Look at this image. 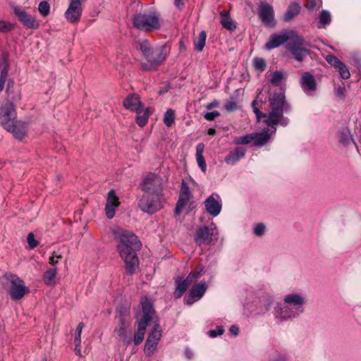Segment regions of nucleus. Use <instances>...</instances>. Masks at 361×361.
Returning a JSON list of instances; mask_svg holds the SVG:
<instances>
[{
  "mask_svg": "<svg viewBox=\"0 0 361 361\" xmlns=\"http://www.w3.org/2000/svg\"><path fill=\"white\" fill-rule=\"evenodd\" d=\"M114 234L117 241L116 249L125 262L126 272L133 275L139 266L137 251L140 249L141 243L135 233L121 228L114 230Z\"/></svg>",
  "mask_w": 361,
  "mask_h": 361,
  "instance_id": "f257e3e1",
  "label": "nucleus"
},
{
  "mask_svg": "<svg viewBox=\"0 0 361 361\" xmlns=\"http://www.w3.org/2000/svg\"><path fill=\"white\" fill-rule=\"evenodd\" d=\"M138 49L141 51L146 62L140 63V70L142 71H155L157 68L166 60L167 56L165 45L154 49L147 39L137 42Z\"/></svg>",
  "mask_w": 361,
  "mask_h": 361,
  "instance_id": "f03ea898",
  "label": "nucleus"
},
{
  "mask_svg": "<svg viewBox=\"0 0 361 361\" xmlns=\"http://www.w3.org/2000/svg\"><path fill=\"white\" fill-rule=\"evenodd\" d=\"M0 119L3 128L11 133L16 138L22 140L24 137L25 128L16 120V111L13 103H6L0 108Z\"/></svg>",
  "mask_w": 361,
  "mask_h": 361,
  "instance_id": "7ed1b4c3",
  "label": "nucleus"
},
{
  "mask_svg": "<svg viewBox=\"0 0 361 361\" xmlns=\"http://www.w3.org/2000/svg\"><path fill=\"white\" fill-rule=\"evenodd\" d=\"M133 25L137 30L144 32H153L161 27L159 13L155 11L141 13L136 12L132 19Z\"/></svg>",
  "mask_w": 361,
  "mask_h": 361,
  "instance_id": "20e7f679",
  "label": "nucleus"
},
{
  "mask_svg": "<svg viewBox=\"0 0 361 361\" xmlns=\"http://www.w3.org/2000/svg\"><path fill=\"white\" fill-rule=\"evenodd\" d=\"M141 307L142 315L137 322V331L133 338V342L135 345H138L142 342L146 329L156 314L152 303L147 298L142 299Z\"/></svg>",
  "mask_w": 361,
  "mask_h": 361,
  "instance_id": "39448f33",
  "label": "nucleus"
},
{
  "mask_svg": "<svg viewBox=\"0 0 361 361\" xmlns=\"http://www.w3.org/2000/svg\"><path fill=\"white\" fill-rule=\"evenodd\" d=\"M269 107L271 111L268 116L272 118L276 117L277 114L289 113L292 111L291 105L286 101L285 91L282 87L274 90L269 97Z\"/></svg>",
  "mask_w": 361,
  "mask_h": 361,
  "instance_id": "423d86ee",
  "label": "nucleus"
},
{
  "mask_svg": "<svg viewBox=\"0 0 361 361\" xmlns=\"http://www.w3.org/2000/svg\"><path fill=\"white\" fill-rule=\"evenodd\" d=\"M218 230L216 225L212 223L210 226H202L196 229L194 241L199 247L214 244L218 238Z\"/></svg>",
  "mask_w": 361,
  "mask_h": 361,
  "instance_id": "0eeeda50",
  "label": "nucleus"
},
{
  "mask_svg": "<svg viewBox=\"0 0 361 361\" xmlns=\"http://www.w3.org/2000/svg\"><path fill=\"white\" fill-rule=\"evenodd\" d=\"M306 44L302 37L295 35L287 44V49L290 56L299 63L303 62L310 54V50L305 47Z\"/></svg>",
  "mask_w": 361,
  "mask_h": 361,
  "instance_id": "6e6552de",
  "label": "nucleus"
},
{
  "mask_svg": "<svg viewBox=\"0 0 361 361\" xmlns=\"http://www.w3.org/2000/svg\"><path fill=\"white\" fill-rule=\"evenodd\" d=\"M4 277L11 283L8 292L12 300H19L30 292L29 288L25 286L24 281L17 275L6 274Z\"/></svg>",
  "mask_w": 361,
  "mask_h": 361,
  "instance_id": "1a4fd4ad",
  "label": "nucleus"
},
{
  "mask_svg": "<svg viewBox=\"0 0 361 361\" xmlns=\"http://www.w3.org/2000/svg\"><path fill=\"white\" fill-rule=\"evenodd\" d=\"M162 196L145 193L139 200L138 207L143 212L154 214L163 207Z\"/></svg>",
  "mask_w": 361,
  "mask_h": 361,
  "instance_id": "9d476101",
  "label": "nucleus"
},
{
  "mask_svg": "<svg viewBox=\"0 0 361 361\" xmlns=\"http://www.w3.org/2000/svg\"><path fill=\"white\" fill-rule=\"evenodd\" d=\"M140 188L146 194L163 195V180L158 175L152 173L146 176L140 183Z\"/></svg>",
  "mask_w": 361,
  "mask_h": 361,
  "instance_id": "9b49d317",
  "label": "nucleus"
},
{
  "mask_svg": "<svg viewBox=\"0 0 361 361\" xmlns=\"http://www.w3.org/2000/svg\"><path fill=\"white\" fill-rule=\"evenodd\" d=\"M11 8L13 14L24 27L32 30L39 28V24L36 20L35 18L23 9L20 6L12 5Z\"/></svg>",
  "mask_w": 361,
  "mask_h": 361,
  "instance_id": "f8f14e48",
  "label": "nucleus"
},
{
  "mask_svg": "<svg viewBox=\"0 0 361 361\" xmlns=\"http://www.w3.org/2000/svg\"><path fill=\"white\" fill-rule=\"evenodd\" d=\"M207 288V286L205 282L195 283L192 286L188 295L185 296L184 303L187 305H192L204 295Z\"/></svg>",
  "mask_w": 361,
  "mask_h": 361,
  "instance_id": "ddd939ff",
  "label": "nucleus"
},
{
  "mask_svg": "<svg viewBox=\"0 0 361 361\" xmlns=\"http://www.w3.org/2000/svg\"><path fill=\"white\" fill-rule=\"evenodd\" d=\"M258 14L264 25L271 26L274 25V11L273 6L270 4H261L259 6Z\"/></svg>",
  "mask_w": 361,
  "mask_h": 361,
  "instance_id": "4468645a",
  "label": "nucleus"
},
{
  "mask_svg": "<svg viewBox=\"0 0 361 361\" xmlns=\"http://www.w3.org/2000/svg\"><path fill=\"white\" fill-rule=\"evenodd\" d=\"M300 85L302 90L307 95L312 96L317 90V84L314 76L310 72H305L302 75Z\"/></svg>",
  "mask_w": 361,
  "mask_h": 361,
  "instance_id": "2eb2a0df",
  "label": "nucleus"
},
{
  "mask_svg": "<svg viewBox=\"0 0 361 361\" xmlns=\"http://www.w3.org/2000/svg\"><path fill=\"white\" fill-rule=\"evenodd\" d=\"M274 309L273 313L275 318L281 321H285L298 316V314H296V313L294 312L293 308H291V307L286 303H277L274 306Z\"/></svg>",
  "mask_w": 361,
  "mask_h": 361,
  "instance_id": "dca6fc26",
  "label": "nucleus"
},
{
  "mask_svg": "<svg viewBox=\"0 0 361 361\" xmlns=\"http://www.w3.org/2000/svg\"><path fill=\"white\" fill-rule=\"evenodd\" d=\"M284 302L291 308H293L294 312L300 315L303 312V305L305 303V298L298 293H291L285 296Z\"/></svg>",
  "mask_w": 361,
  "mask_h": 361,
  "instance_id": "f3484780",
  "label": "nucleus"
},
{
  "mask_svg": "<svg viewBox=\"0 0 361 361\" xmlns=\"http://www.w3.org/2000/svg\"><path fill=\"white\" fill-rule=\"evenodd\" d=\"M82 8L81 4L70 1L65 12L66 19L71 23H77L80 20Z\"/></svg>",
  "mask_w": 361,
  "mask_h": 361,
  "instance_id": "a211bd4d",
  "label": "nucleus"
},
{
  "mask_svg": "<svg viewBox=\"0 0 361 361\" xmlns=\"http://www.w3.org/2000/svg\"><path fill=\"white\" fill-rule=\"evenodd\" d=\"M336 136L338 142L343 147H348L353 144L356 147V148H357V145L353 139L351 130L348 127H341L337 131Z\"/></svg>",
  "mask_w": 361,
  "mask_h": 361,
  "instance_id": "6ab92c4d",
  "label": "nucleus"
},
{
  "mask_svg": "<svg viewBox=\"0 0 361 361\" xmlns=\"http://www.w3.org/2000/svg\"><path fill=\"white\" fill-rule=\"evenodd\" d=\"M123 106L126 109L136 112L140 114L143 111V104L140 101V97L137 94H129L123 102Z\"/></svg>",
  "mask_w": 361,
  "mask_h": 361,
  "instance_id": "aec40b11",
  "label": "nucleus"
},
{
  "mask_svg": "<svg viewBox=\"0 0 361 361\" xmlns=\"http://www.w3.org/2000/svg\"><path fill=\"white\" fill-rule=\"evenodd\" d=\"M119 204L118 198L114 190L108 192L106 203L105 205V212L106 217L111 219L115 216V209Z\"/></svg>",
  "mask_w": 361,
  "mask_h": 361,
  "instance_id": "412c9836",
  "label": "nucleus"
},
{
  "mask_svg": "<svg viewBox=\"0 0 361 361\" xmlns=\"http://www.w3.org/2000/svg\"><path fill=\"white\" fill-rule=\"evenodd\" d=\"M204 204L207 212L213 216H216L221 211V200L215 199L214 195L209 196L204 200Z\"/></svg>",
  "mask_w": 361,
  "mask_h": 361,
  "instance_id": "4be33fe9",
  "label": "nucleus"
},
{
  "mask_svg": "<svg viewBox=\"0 0 361 361\" xmlns=\"http://www.w3.org/2000/svg\"><path fill=\"white\" fill-rule=\"evenodd\" d=\"M288 39L286 34L279 35L276 33L272 34L269 40L265 44V48L268 50L277 48L287 42Z\"/></svg>",
  "mask_w": 361,
  "mask_h": 361,
  "instance_id": "5701e85b",
  "label": "nucleus"
},
{
  "mask_svg": "<svg viewBox=\"0 0 361 361\" xmlns=\"http://www.w3.org/2000/svg\"><path fill=\"white\" fill-rule=\"evenodd\" d=\"M245 152L246 150L243 147H235L225 157L224 161L228 164L233 165L245 157Z\"/></svg>",
  "mask_w": 361,
  "mask_h": 361,
  "instance_id": "b1692460",
  "label": "nucleus"
},
{
  "mask_svg": "<svg viewBox=\"0 0 361 361\" xmlns=\"http://www.w3.org/2000/svg\"><path fill=\"white\" fill-rule=\"evenodd\" d=\"M264 123L276 130V126L279 124L282 126H287L289 123V119L287 117L283 116V113L276 114V117L272 118L271 116H268L267 119L264 121Z\"/></svg>",
  "mask_w": 361,
  "mask_h": 361,
  "instance_id": "393cba45",
  "label": "nucleus"
},
{
  "mask_svg": "<svg viewBox=\"0 0 361 361\" xmlns=\"http://www.w3.org/2000/svg\"><path fill=\"white\" fill-rule=\"evenodd\" d=\"M220 23L222 27L230 32H233L236 29L235 23L231 17L228 11L224 10L220 13Z\"/></svg>",
  "mask_w": 361,
  "mask_h": 361,
  "instance_id": "a878e982",
  "label": "nucleus"
},
{
  "mask_svg": "<svg viewBox=\"0 0 361 361\" xmlns=\"http://www.w3.org/2000/svg\"><path fill=\"white\" fill-rule=\"evenodd\" d=\"M300 10L301 6L298 3L295 1L290 2L283 15V20L285 22H290L300 13Z\"/></svg>",
  "mask_w": 361,
  "mask_h": 361,
  "instance_id": "bb28decb",
  "label": "nucleus"
},
{
  "mask_svg": "<svg viewBox=\"0 0 361 361\" xmlns=\"http://www.w3.org/2000/svg\"><path fill=\"white\" fill-rule=\"evenodd\" d=\"M269 131L268 128H265L261 133H253V145L258 147L264 145L271 137V135Z\"/></svg>",
  "mask_w": 361,
  "mask_h": 361,
  "instance_id": "cd10ccee",
  "label": "nucleus"
},
{
  "mask_svg": "<svg viewBox=\"0 0 361 361\" xmlns=\"http://www.w3.org/2000/svg\"><path fill=\"white\" fill-rule=\"evenodd\" d=\"M118 319V324L114 329V333L117 334L118 337L124 336L126 334V329L128 326V324L126 319V313L120 311V315L116 316Z\"/></svg>",
  "mask_w": 361,
  "mask_h": 361,
  "instance_id": "c85d7f7f",
  "label": "nucleus"
},
{
  "mask_svg": "<svg viewBox=\"0 0 361 361\" xmlns=\"http://www.w3.org/2000/svg\"><path fill=\"white\" fill-rule=\"evenodd\" d=\"M176 289L174 292V297L176 298H181L185 293L190 284L183 278L178 277L175 280Z\"/></svg>",
  "mask_w": 361,
  "mask_h": 361,
  "instance_id": "c756f323",
  "label": "nucleus"
},
{
  "mask_svg": "<svg viewBox=\"0 0 361 361\" xmlns=\"http://www.w3.org/2000/svg\"><path fill=\"white\" fill-rule=\"evenodd\" d=\"M204 149V145L201 142L197 145L196 146V161L197 165L201 169L203 172L206 171L207 164L203 157V152Z\"/></svg>",
  "mask_w": 361,
  "mask_h": 361,
  "instance_id": "7c9ffc66",
  "label": "nucleus"
},
{
  "mask_svg": "<svg viewBox=\"0 0 361 361\" xmlns=\"http://www.w3.org/2000/svg\"><path fill=\"white\" fill-rule=\"evenodd\" d=\"M192 197V195H185L179 193L178 200L176 202L175 208V214L176 215L180 214L183 209L188 204L190 199Z\"/></svg>",
  "mask_w": 361,
  "mask_h": 361,
  "instance_id": "2f4dec72",
  "label": "nucleus"
},
{
  "mask_svg": "<svg viewBox=\"0 0 361 361\" xmlns=\"http://www.w3.org/2000/svg\"><path fill=\"white\" fill-rule=\"evenodd\" d=\"M207 38V33L204 30H202L197 35V37L194 39V48L195 50L200 52L203 50Z\"/></svg>",
  "mask_w": 361,
  "mask_h": 361,
  "instance_id": "473e14b6",
  "label": "nucleus"
},
{
  "mask_svg": "<svg viewBox=\"0 0 361 361\" xmlns=\"http://www.w3.org/2000/svg\"><path fill=\"white\" fill-rule=\"evenodd\" d=\"M157 345L158 341H156L155 340H152L151 338L147 337L145 341L144 348V351L146 355L148 357L152 356L155 350L157 349Z\"/></svg>",
  "mask_w": 361,
  "mask_h": 361,
  "instance_id": "72a5a7b5",
  "label": "nucleus"
},
{
  "mask_svg": "<svg viewBox=\"0 0 361 361\" xmlns=\"http://www.w3.org/2000/svg\"><path fill=\"white\" fill-rule=\"evenodd\" d=\"M57 274L56 268L49 269L44 272L43 276V281L47 285H51L54 283V279Z\"/></svg>",
  "mask_w": 361,
  "mask_h": 361,
  "instance_id": "f704fd0d",
  "label": "nucleus"
},
{
  "mask_svg": "<svg viewBox=\"0 0 361 361\" xmlns=\"http://www.w3.org/2000/svg\"><path fill=\"white\" fill-rule=\"evenodd\" d=\"M147 337L158 342L161 339V330L158 322L154 324L152 330L149 332Z\"/></svg>",
  "mask_w": 361,
  "mask_h": 361,
  "instance_id": "c9c22d12",
  "label": "nucleus"
},
{
  "mask_svg": "<svg viewBox=\"0 0 361 361\" xmlns=\"http://www.w3.org/2000/svg\"><path fill=\"white\" fill-rule=\"evenodd\" d=\"M175 120V111L169 109L164 116V123L167 127H171L174 123Z\"/></svg>",
  "mask_w": 361,
  "mask_h": 361,
  "instance_id": "e433bc0d",
  "label": "nucleus"
},
{
  "mask_svg": "<svg viewBox=\"0 0 361 361\" xmlns=\"http://www.w3.org/2000/svg\"><path fill=\"white\" fill-rule=\"evenodd\" d=\"M254 139L252 133L247 134L243 136L235 137L233 142L235 145H247Z\"/></svg>",
  "mask_w": 361,
  "mask_h": 361,
  "instance_id": "4c0bfd02",
  "label": "nucleus"
},
{
  "mask_svg": "<svg viewBox=\"0 0 361 361\" xmlns=\"http://www.w3.org/2000/svg\"><path fill=\"white\" fill-rule=\"evenodd\" d=\"M253 66L256 70L263 72L267 68V63L264 59L255 57L253 60Z\"/></svg>",
  "mask_w": 361,
  "mask_h": 361,
  "instance_id": "58836bf2",
  "label": "nucleus"
},
{
  "mask_svg": "<svg viewBox=\"0 0 361 361\" xmlns=\"http://www.w3.org/2000/svg\"><path fill=\"white\" fill-rule=\"evenodd\" d=\"M331 21V14L326 10H322L319 15V23L325 27L326 25L330 24Z\"/></svg>",
  "mask_w": 361,
  "mask_h": 361,
  "instance_id": "ea45409f",
  "label": "nucleus"
},
{
  "mask_svg": "<svg viewBox=\"0 0 361 361\" xmlns=\"http://www.w3.org/2000/svg\"><path fill=\"white\" fill-rule=\"evenodd\" d=\"M336 69L342 79L347 80L350 77V71L344 63L341 62V65H339Z\"/></svg>",
  "mask_w": 361,
  "mask_h": 361,
  "instance_id": "a19ab883",
  "label": "nucleus"
},
{
  "mask_svg": "<svg viewBox=\"0 0 361 361\" xmlns=\"http://www.w3.org/2000/svg\"><path fill=\"white\" fill-rule=\"evenodd\" d=\"M258 105V102L257 99H255L252 102V109H253V112L255 113V116H256V118H257V120L259 121L261 120V118H265L267 119V116H268V114H264L262 113L257 107V106Z\"/></svg>",
  "mask_w": 361,
  "mask_h": 361,
  "instance_id": "79ce46f5",
  "label": "nucleus"
},
{
  "mask_svg": "<svg viewBox=\"0 0 361 361\" xmlns=\"http://www.w3.org/2000/svg\"><path fill=\"white\" fill-rule=\"evenodd\" d=\"M38 10L40 14L43 17H46L49 14L50 12V5L47 1H41L38 6Z\"/></svg>",
  "mask_w": 361,
  "mask_h": 361,
  "instance_id": "37998d69",
  "label": "nucleus"
},
{
  "mask_svg": "<svg viewBox=\"0 0 361 361\" xmlns=\"http://www.w3.org/2000/svg\"><path fill=\"white\" fill-rule=\"evenodd\" d=\"M283 76L284 75H283V72L279 71H275L272 73V76H271V78L270 80V82L272 85L279 86L281 84V80L283 78Z\"/></svg>",
  "mask_w": 361,
  "mask_h": 361,
  "instance_id": "c03bdc74",
  "label": "nucleus"
},
{
  "mask_svg": "<svg viewBox=\"0 0 361 361\" xmlns=\"http://www.w3.org/2000/svg\"><path fill=\"white\" fill-rule=\"evenodd\" d=\"M9 54L8 52L3 53L1 55V62L0 64V69L6 71L8 73L9 71Z\"/></svg>",
  "mask_w": 361,
  "mask_h": 361,
  "instance_id": "a18cd8bd",
  "label": "nucleus"
},
{
  "mask_svg": "<svg viewBox=\"0 0 361 361\" xmlns=\"http://www.w3.org/2000/svg\"><path fill=\"white\" fill-rule=\"evenodd\" d=\"M16 24L11 23L5 20H0V32L6 33L12 30Z\"/></svg>",
  "mask_w": 361,
  "mask_h": 361,
  "instance_id": "49530a36",
  "label": "nucleus"
},
{
  "mask_svg": "<svg viewBox=\"0 0 361 361\" xmlns=\"http://www.w3.org/2000/svg\"><path fill=\"white\" fill-rule=\"evenodd\" d=\"M326 61L329 63L331 66L336 68L341 63V61L336 56L329 54L326 56Z\"/></svg>",
  "mask_w": 361,
  "mask_h": 361,
  "instance_id": "de8ad7c7",
  "label": "nucleus"
},
{
  "mask_svg": "<svg viewBox=\"0 0 361 361\" xmlns=\"http://www.w3.org/2000/svg\"><path fill=\"white\" fill-rule=\"evenodd\" d=\"M274 298L271 295H265L263 297L262 303L263 307L266 311H269L271 305L274 304Z\"/></svg>",
  "mask_w": 361,
  "mask_h": 361,
  "instance_id": "09e8293b",
  "label": "nucleus"
},
{
  "mask_svg": "<svg viewBox=\"0 0 361 361\" xmlns=\"http://www.w3.org/2000/svg\"><path fill=\"white\" fill-rule=\"evenodd\" d=\"M149 118V114H143L142 115H137L135 117L136 123L141 128L146 126Z\"/></svg>",
  "mask_w": 361,
  "mask_h": 361,
  "instance_id": "8fccbe9b",
  "label": "nucleus"
},
{
  "mask_svg": "<svg viewBox=\"0 0 361 361\" xmlns=\"http://www.w3.org/2000/svg\"><path fill=\"white\" fill-rule=\"evenodd\" d=\"M224 108L228 112H233L237 111L240 108V106L238 104L237 102L234 100H231L227 102L224 104Z\"/></svg>",
  "mask_w": 361,
  "mask_h": 361,
  "instance_id": "3c124183",
  "label": "nucleus"
},
{
  "mask_svg": "<svg viewBox=\"0 0 361 361\" xmlns=\"http://www.w3.org/2000/svg\"><path fill=\"white\" fill-rule=\"evenodd\" d=\"M83 327H84V324L82 322H80L78 324V325L76 328V332H75V338H74V343L76 346L79 345L80 344V341H81L80 336H81V332H82Z\"/></svg>",
  "mask_w": 361,
  "mask_h": 361,
  "instance_id": "603ef678",
  "label": "nucleus"
},
{
  "mask_svg": "<svg viewBox=\"0 0 361 361\" xmlns=\"http://www.w3.org/2000/svg\"><path fill=\"white\" fill-rule=\"evenodd\" d=\"M27 242L31 249H34L39 245V242L35 239V235L32 233H28Z\"/></svg>",
  "mask_w": 361,
  "mask_h": 361,
  "instance_id": "864d4df0",
  "label": "nucleus"
},
{
  "mask_svg": "<svg viewBox=\"0 0 361 361\" xmlns=\"http://www.w3.org/2000/svg\"><path fill=\"white\" fill-rule=\"evenodd\" d=\"M201 271L202 270L200 271H191L184 279L190 285L194 281L200 277Z\"/></svg>",
  "mask_w": 361,
  "mask_h": 361,
  "instance_id": "5fc2aeb1",
  "label": "nucleus"
},
{
  "mask_svg": "<svg viewBox=\"0 0 361 361\" xmlns=\"http://www.w3.org/2000/svg\"><path fill=\"white\" fill-rule=\"evenodd\" d=\"M265 226L262 223L257 224L254 228V234L257 236H262L264 234Z\"/></svg>",
  "mask_w": 361,
  "mask_h": 361,
  "instance_id": "6e6d98bb",
  "label": "nucleus"
},
{
  "mask_svg": "<svg viewBox=\"0 0 361 361\" xmlns=\"http://www.w3.org/2000/svg\"><path fill=\"white\" fill-rule=\"evenodd\" d=\"M224 329L223 326H217L216 329L209 330L208 331V334L209 335L210 337L215 338L217 336L222 335L224 334Z\"/></svg>",
  "mask_w": 361,
  "mask_h": 361,
  "instance_id": "4d7b16f0",
  "label": "nucleus"
},
{
  "mask_svg": "<svg viewBox=\"0 0 361 361\" xmlns=\"http://www.w3.org/2000/svg\"><path fill=\"white\" fill-rule=\"evenodd\" d=\"M8 73L5 70H1L0 73V92L4 90L5 82L6 81Z\"/></svg>",
  "mask_w": 361,
  "mask_h": 361,
  "instance_id": "13d9d810",
  "label": "nucleus"
},
{
  "mask_svg": "<svg viewBox=\"0 0 361 361\" xmlns=\"http://www.w3.org/2000/svg\"><path fill=\"white\" fill-rule=\"evenodd\" d=\"M220 116V113L217 111H213L210 112H207L204 115V118L207 121H214L216 117Z\"/></svg>",
  "mask_w": 361,
  "mask_h": 361,
  "instance_id": "bf43d9fd",
  "label": "nucleus"
},
{
  "mask_svg": "<svg viewBox=\"0 0 361 361\" xmlns=\"http://www.w3.org/2000/svg\"><path fill=\"white\" fill-rule=\"evenodd\" d=\"M180 193L185 195H192L188 184L184 180L181 182Z\"/></svg>",
  "mask_w": 361,
  "mask_h": 361,
  "instance_id": "052dcab7",
  "label": "nucleus"
},
{
  "mask_svg": "<svg viewBox=\"0 0 361 361\" xmlns=\"http://www.w3.org/2000/svg\"><path fill=\"white\" fill-rule=\"evenodd\" d=\"M171 89V85L169 82H166L164 87H160L159 90V94L163 95L168 92Z\"/></svg>",
  "mask_w": 361,
  "mask_h": 361,
  "instance_id": "680f3d73",
  "label": "nucleus"
},
{
  "mask_svg": "<svg viewBox=\"0 0 361 361\" xmlns=\"http://www.w3.org/2000/svg\"><path fill=\"white\" fill-rule=\"evenodd\" d=\"M61 258V255H53L51 257H50L49 262L51 265L55 266L57 264L59 259Z\"/></svg>",
  "mask_w": 361,
  "mask_h": 361,
  "instance_id": "e2e57ef3",
  "label": "nucleus"
},
{
  "mask_svg": "<svg viewBox=\"0 0 361 361\" xmlns=\"http://www.w3.org/2000/svg\"><path fill=\"white\" fill-rule=\"evenodd\" d=\"M174 4L178 10H182L184 7V0H174Z\"/></svg>",
  "mask_w": 361,
  "mask_h": 361,
  "instance_id": "0e129e2a",
  "label": "nucleus"
},
{
  "mask_svg": "<svg viewBox=\"0 0 361 361\" xmlns=\"http://www.w3.org/2000/svg\"><path fill=\"white\" fill-rule=\"evenodd\" d=\"M229 331L231 334L234 336H237L239 334V328L236 325H232L230 327Z\"/></svg>",
  "mask_w": 361,
  "mask_h": 361,
  "instance_id": "69168bd1",
  "label": "nucleus"
},
{
  "mask_svg": "<svg viewBox=\"0 0 361 361\" xmlns=\"http://www.w3.org/2000/svg\"><path fill=\"white\" fill-rule=\"evenodd\" d=\"M219 105V102L217 100H214L212 102L207 104L206 105L207 109H211L212 108L216 107Z\"/></svg>",
  "mask_w": 361,
  "mask_h": 361,
  "instance_id": "338daca9",
  "label": "nucleus"
},
{
  "mask_svg": "<svg viewBox=\"0 0 361 361\" xmlns=\"http://www.w3.org/2000/svg\"><path fill=\"white\" fill-rule=\"evenodd\" d=\"M316 6V0H310L306 5L309 10L313 9Z\"/></svg>",
  "mask_w": 361,
  "mask_h": 361,
  "instance_id": "774afa93",
  "label": "nucleus"
}]
</instances>
